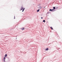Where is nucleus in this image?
Masks as SVG:
<instances>
[{
    "instance_id": "5",
    "label": "nucleus",
    "mask_w": 62,
    "mask_h": 62,
    "mask_svg": "<svg viewBox=\"0 0 62 62\" xmlns=\"http://www.w3.org/2000/svg\"><path fill=\"white\" fill-rule=\"evenodd\" d=\"M24 9H25V8H24L23 9V10H22V12H23V11H24Z\"/></svg>"
},
{
    "instance_id": "14",
    "label": "nucleus",
    "mask_w": 62,
    "mask_h": 62,
    "mask_svg": "<svg viewBox=\"0 0 62 62\" xmlns=\"http://www.w3.org/2000/svg\"><path fill=\"white\" fill-rule=\"evenodd\" d=\"M49 13L48 12L47 13V14H49Z\"/></svg>"
},
{
    "instance_id": "12",
    "label": "nucleus",
    "mask_w": 62,
    "mask_h": 62,
    "mask_svg": "<svg viewBox=\"0 0 62 62\" xmlns=\"http://www.w3.org/2000/svg\"><path fill=\"white\" fill-rule=\"evenodd\" d=\"M3 61H4V62H6V61H5V60H3Z\"/></svg>"
},
{
    "instance_id": "15",
    "label": "nucleus",
    "mask_w": 62,
    "mask_h": 62,
    "mask_svg": "<svg viewBox=\"0 0 62 62\" xmlns=\"http://www.w3.org/2000/svg\"><path fill=\"white\" fill-rule=\"evenodd\" d=\"M15 19V16L14 17V19Z\"/></svg>"
},
{
    "instance_id": "6",
    "label": "nucleus",
    "mask_w": 62,
    "mask_h": 62,
    "mask_svg": "<svg viewBox=\"0 0 62 62\" xmlns=\"http://www.w3.org/2000/svg\"><path fill=\"white\" fill-rule=\"evenodd\" d=\"M4 56L5 57H6L7 56V54H6Z\"/></svg>"
},
{
    "instance_id": "1",
    "label": "nucleus",
    "mask_w": 62,
    "mask_h": 62,
    "mask_svg": "<svg viewBox=\"0 0 62 62\" xmlns=\"http://www.w3.org/2000/svg\"><path fill=\"white\" fill-rule=\"evenodd\" d=\"M38 8H39V9H42V8L41 6H38L37 7Z\"/></svg>"
},
{
    "instance_id": "7",
    "label": "nucleus",
    "mask_w": 62,
    "mask_h": 62,
    "mask_svg": "<svg viewBox=\"0 0 62 62\" xmlns=\"http://www.w3.org/2000/svg\"><path fill=\"white\" fill-rule=\"evenodd\" d=\"M50 11H53V10L52 9H50Z\"/></svg>"
},
{
    "instance_id": "3",
    "label": "nucleus",
    "mask_w": 62,
    "mask_h": 62,
    "mask_svg": "<svg viewBox=\"0 0 62 62\" xmlns=\"http://www.w3.org/2000/svg\"><path fill=\"white\" fill-rule=\"evenodd\" d=\"M25 29H24V28H22L21 29L22 30H24Z\"/></svg>"
},
{
    "instance_id": "4",
    "label": "nucleus",
    "mask_w": 62,
    "mask_h": 62,
    "mask_svg": "<svg viewBox=\"0 0 62 62\" xmlns=\"http://www.w3.org/2000/svg\"><path fill=\"white\" fill-rule=\"evenodd\" d=\"M48 50H49V49H48V48H47L46 49V51H48Z\"/></svg>"
},
{
    "instance_id": "16",
    "label": "nucleus",
    "mask_w": 62,
    "mask_h": 62,
    "mask_svg": "<svg viewBox=\"0 0 62 62\" xmlns=\"http://www.w3.org/2000/svg\"><path fill=\"white\" fill-rule=\"evenodd\" d=\"M41 19H43V17H41Z\"/></svg>"
},
{
    "instance_id": "13",
    "label": "nucleus",
    "mask_w": 62,
    "mask_h": 62,
    "mask_svg": "<svg viewBox=\"0 0 62 62\" xmlns=\"http://www.w3.org/2000/svg\"><path fill=\"white\" fill-rule=\"evenodd\" d=\"M51 29L52 30H53V28H52V27H51Z\"/></svg>"
},
{
    "instance_id": "9",
    "label": "nucleus",
    "mask_w": 62,
    "mask_h": 62,
    "mask_svg": "<svg viewBox=\"0 0 62 62\" xmlns=\"http://www.w3.org/2000/svg\"><path fill=\"white\" fill-rule=\"evenodd\" d=\"M53 9H55V7H54Z\"/></svg>"
},
{
    "instance_id": "2",
    "label": "nucleus",
    "mask_w": 62,
    "mask_h": 62,
    "mask_svg": "<svg viewBox=\"0 0 62 62\" xmlns=\"http://www.w3.org/2000/svg\"><path fill=\"white\" fill-rule=\"evenodd\" d=\"M23 7H21V9L20 10H23Z\"/></svg>"
},
{
    "instance_id": "10",
    "label": "nucleus",
    "mask_w": 62,
    "mask_h": 62,
    "mask_svg": "<svg viewBox=\"0 0 62 62\" xmlns=\"http://www.w3.org/2000/svg\"><path fill=\"white\" fill-rule=\"evenodd\" d=\"M43 22H44V23H45V20H44L43 21Z\"/></svg>"
},
{
    "instance_id": "18",
    "label": "nucleus",
    "mask_w": 62,
    "mask_h": 62,
    "mask_svg": "<svg viewBox=\"0 0 62 62\" xmlns=\"http://www.w3.org/2000/svg\"><path fill=\"white\" fill-rule=\"evenodd\" d=\"M45 8V7H44V8Z\"/></svg>"
},
{
    "instance_id": "8",
    "label": "nucleus",
    "mask_w": 62,
    "mask_h": 62,
    "mask_svg": "<svg viewBox=\"0 0 62 62\" xmlns=\"http://www.w3.org/2000/svg\"><path fill=\"white\" fill-rule=\"evenodd\" d=\"M39 9L37 10V12H39Z\"/></svg>"
},
{
    "instance_id": "11",
    "label": "nucleus",
    "mask_w": 62,
    "mask_h": 62,
    "mask_svg": "<svg viewBox=\"0 0 62 62\" xmlns=\"http://www.w3.org/2000/svg\"><path fill=\"white\" fill-rule=\"evenodd\" d=\"M3 60H6V59H5V57H4L3 58Z\"/></svg>"
},
{
    "instance_id": "17",
    "label": "nucleus",
    "mask_w": 62,
    "mask_h": 62,
    "mask_svg": "<svg viewBox=\"0 0 62 62\" xmlns=\"http://www.w3.org/2000/svg\"><path fill=\"white\" fill-rule=\"evenodd\" d=\"M54 9H52V10H54Z\"/></svg>"
}]
</instances>
